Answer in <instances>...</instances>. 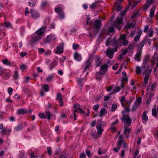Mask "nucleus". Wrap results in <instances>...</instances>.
Instances as JSON below:
<instances>
[{"mask_svg": "<svg viewBox=\"0 0 158 158\" xmlns=\"http://www.w3.org/2000/svg\"><path fill=\"white\" fill-rule=\"evenodd\" d=\"M46 115L47 116V118L49 120L50 118L51 113L49 111H47L45 113Z\"/></svg>", "mask_w": 158, "mask_h": 158, "instance_id": "5fc2aeb1", "label": "nucleus"}, {"mask_svg": "<svg viewBox=\"0 0 158 158\" xmlns=\"http://www.w3.org/2000/svg\"><path fill=\"white\" fill-rule=\"evenodd\" d=\"M64 46L63 43H62L61 44V45L57 47L55 50V53L56 54H61L63 52V47Z\"/></svg>", "mask_w": 158, "mask_h": 158, "instance_id": "6e6552de", "label": "nucleus"}, {"mask_svg": "<svg viewBox=\"0 0 158 158\" xmlns=\"http://www.w3.org/2000/svg\"><path fill=\"white\" fill-rule=\"evenodd\" d=\"M152 114L155 117H157V112L156 109H152Z\"/></svg>", "mask_w": 158, "mask_h": 158, "instance_id": "473e14b6", "label": "nucleus"}, {"mask_svg": "<svg viewBox=\"0 0 158 158\" xmlns=\"http://www.w3.org/2000/svg\"><path fill=\"white\" fill-rule=\"evenodd\" d=\"M47 151L49 155H51L52 154V150L50 147H48L47 148Z\"/></svg>", "mask_w": 158, "mask_h": 158, "instance_id": "c03bdc74", "label": "nucleus"}, {"mask_svg": "<svg viewBox=\"0 0 158 158\" xmlns=\"http://www.w3.org/2000/svg\"><path fill=\"white\" fill-rule=\"evenodd\" d=\"M114 52V49L109 48H107L106 52V54L109 58L112 59L113 57Z\"/></svg>", "mask_w": 158, "mask_h": 158, "instance_id": "1a4fd4ad", "label": "nucleus"}, {"mask_svg": "<svg viewBox=\"0 0 158 158\" xmlns=\"http://www.w3.org/2000/svg\"><path fill=\"white\" fill-rule=\"evenodd\" d=\"M48 3V2L47 1H45L42 3L41 6L43 8L45 6H46Z\"/></svg>", "mask_w": 158, "mask_h": 158, "instance_id": "680f3d73", "label": "nucleus"}, {"mask_svg": "<svg viewBox=\"0 0 158 158\" xmlns=\"http://www.w3.org/2000/svg\"><path fill=\"white\" fill-rule=\"evenodd\" d=\"M86 156L85 155V153L83 152L81 153L80 154V156H79V158H85Z\"/></svg>", "mask_w": 158, "mask_h": 158, "instance_id": "4d7b16f0", "label": "nucleus"}, {"mask_svg": "<svg viewBox=\"0 0 158 158\" xmlns=\"http://www.w3.org/2000/svg\"><path fill=\"white\" fill-rule=\"evenodd\" d=\"M140 105H139L136 102H135L134 105L133 106L131 110L134 111L136 110L137 108L139 107Z\"/></svg>", "mask_w": 158, "mask_h": 158, "instance_id": "5701e85b", "label": "nucleus"}, {"mask_svg": "<svg viewBox=\"0 0 158 158\" xmlns=\"http://www.w3.org/2000/svg\"><path fill=\"white\" fill-rule=\"evenodd\" d=\"M79 47V45L76 44H73V48L74 50L76 49Z\"/></svg>", "mask_w": 158, "mask_h": 158, "instance_id": "13d9d810", "label": "nucleus"}, {"mask_svg": "<svg viewBox=\"0 0 158 158\" xmlns=\"http://www.w3.org/2000/svg\"><path fill=\"white\" fill-rule=\"evenodd\" d=\"M7 131V129L6 128H4L2 130V131H1L2 134L3 135H6V134Z\"/></svg>", "mask_w": 158, "mask_h": 158, "instance_id": "de8ad7c7", "label": "nucleus"}, {"mask_svg": "<svg viewBox=\"0 0 158 158\" xmlns=\"http://www.w3.org/2000/svg\"><path fill=\"white\" fill-rule=\"evenodd\" d=\"M108 68V66L106 64H103L100 68L99 70V73L101 74H104L107 71Z\"/></svg>", "mask_w": 158, "mask_h": 158, "instance_id": "0eeeda50", "label": "nucleus"}, {"mask_svg": "<svg viewBox=\"0 0 158 158\" xmlns=\"http://www.w3.org/2000/svg\"><path fill=\"white\" fill-rule=\"evenodd\" d=\"M121 120L122 122L124 123V125H125L126 126H130L132 122V119L129 115L123 114Z\"/></svg>", "mask_w": 158, "mask_h": 158, "instance_id": "7ed1b4c3", "label": "nucleus"}, {"mask_svg": "<svg viewBox=\"0 0 158 158\" xmlns=\"http://www.w3.org/2000/svg\"><path fill=\"white\" fill-rule=\"evenodd\" d=\"M129 127L124 125V133L127 138H128L129 134L131 133V128H129Z\"/></svg>", "mask_w": 158, "mask_h": 158, "instance_id": "9d476101", "label": "nucleus"}, {"mask_svg": "<svg viewBox=\"0 0 158 158\" xmlns=\"http://www.w3.org/2000/svg\"><path fill=\"white\" fill-rule=\"evenodd\" d=\"M91 135L94 139H96L97 138V135L95 133H92Z\"/></svg>", "mask_w": 158, "mask_h": 158, "instance_id": "052dcab7", "label": "nucleus"}, {"mask_svg": "<svg viewBox=\"0 0 158 158\" xmlns=\"http://www.w3.org/2000/svg\"><path fill=\"white\" fill-rule=\"evenodd\" d=\"M97 128L98 130V134L99 135H101L102 134V132L103 131V129L101 125L98 126Z\"/></svg>", "mask_w": 158, "mask_h": 158, "instance_id": "f3484780", "label": "nucleus"}, {"mask_svg": "<svg viewBox=\"0 0 158 158\" xmlns=\"http://www.w3.org/2000/svg\"><path fill=\"white\" fill-rule=\"evenodd\" d=\"M35 36L33 37L32 40H31V44H33L42 38V36L41 35H40L38 34H36L35 32Z\"/></svg>", "mask_w": 158, "mask_h": 158, "instance_id": "9b49d317", "label": "nucleus"}, {"mask_svg": "<svg viewBox=\"0 0 158 158\" xmlns=\"http://www.w3.org/2000/svg\"><path fill=\"white\" fill-rule=\"evenodd\" d=\"M90 59H91L96 67L101 66L102 64V61L101 60L99 56L90 54L89 55V60Z\"/></svg>", "mask_w": 158, "mask_h": 158, "instance_id": "f03ea898", "label": "nucleus"}, {"mask_svg": "<svg viewBox=\"0 0 158 158\" xmlns=\"http://www.w3.org/2000/svg\"><path fill=\"white\" fill-rule=\"evenodd\" d=\"M128 107H124V108H125V110L122 111V113L123 114H125V112H127L130 111V109Z\"/></svg>", "mask_w": 158, "mask_h": 158, "instance_id": "58836bf2", "label": "nucleus"}, {"mask_svg": "<svg viewBox=\"0 0 158 158\" xmlns=\"http://www.w3.org/2000/svg\"><path fill=\"white\" fill-rule=\"evenodd\" d=\"M135 27V24L133 23L127 24L125 26V28L127 29H130L131 28H134Z\"/></svg>", "mask_w": 158, "mask_h": 158, "instance_id": "6ab92c4d", "label": "nucleus"}, {"mask_svg": "<svg viewBox=\"0 0 158 158\" xmlns=\"http://www.w3.org/2000/svg\"><path fill=\"white\" fill-rule=\"evenodd\" d=\"M127 35L124 34L120 36L119 40L122 43L123 45L124 46H126L129 43V41L126 40Z\"/></svg>", "mask_w": 158, "mask_h": 158, "instance_id": "39448f33", "label": "nucleus"}, {"mask_svg": "<svg viewBox=\"0 0 158 158\" xmlns=\"http://www.w3.org/2000/svg\"><path fill=\"white\" fill-rule=\"evenodd\" d=\"M146 42V40L144 39L139 45L138 49L139 50H141L144 46L145 43Z\"/></svg>", "mask_w": 158, "mask_h": 158, "instance_id": "dca6fc26", "label": "nucleus"}, {"mask_svg": "<svg viewBox=\"0 0 158 158\" xmlns=\"http://www.w3.org/2000/svg\"><path fill=\"white\" fill-rule=\"evenodd\" d=\"M127 11L128 9L126 8L125 9L123 12H121V16L122 17H121L123 18V17L125 15L126 12Z\"/></svg>", "mask_w": 158, "mask_h": 158, "instance_id": "37998d69", "label": "nucleus"}, {"mask_svg": "<svg viewBox=\"0 0 158 158\" xmlns=\"http://www.w3.org/2000/svg\"><path fill=\"white\" fill-rule=\"evenodd\" d=\"M123 19V17L120 18L118 17H117L113 25V27H116L118 29V30H120L121 28L120 27H118L120 24L122 23H123V22L122 21Z\"/></svg>", "mask_w": 158, "mask_h": 158, "instance_id": "20e7f679", "label": "nucleus"}, {"mask_svg": "<svg viewBox=\"0 0 158 158\" xmlns=\"http://www.w3.org/2000/svg\"><path fill=\"white\" fill-rule=\"evenodd\" d=\"M2 62L4 64H6L7 65L10 66L11 65V62L9 61L7 59L3 60Z\"/></svg>", "mask_w": 158, "mask_h": 158, "instance_id": "a878e982", "label": "nucleus"}, {"mask_svg": "<svg viewBox=\"0 0 158 158\" xmlns=\"http://www.w3.org/2000/svg\"><path fill=\"white\" fill-rule=\"evenodd\" d=\"M18 112L19 114H22L26 113L27 110L26 109H19L18 110Z\"/></svg>", "mask_w": 158, "mask_h": 158, "instance_id": "393cba45", "label": "nucleus"}, {"mask_svg": "<svg viewBox=\"0 0 158 158\" xmlns=\"http://www.w3.org/2000/svg\"><path fill=\"white\" fill-rule=\"evenodd\" d=\"M155 86V84L152 83H150L147 88V90L148 91L149 89H150L152 91H153Z\"/></svg>", "mask_w": 158, "mask_h": 158, "instance_id": "aec40b11", "label": "nucleus"}, {"mask_svg": "<svg viewBox=\"0 0 158 158\" xmlns=\"http://www.w3.org/2000/svg\"><path fill=\"white\" fill-rule=\"evenodd\" d=\"M35 3L36 2L34 0H32L31 2L28 3V4L30 6L33 7L35 5Z\"/></svg>", "mask_w": 158, "mask_h": 158, "instance_id": "4c0bfd02", "label": "nucleus"}, {"mask_svg": "<svg viewBox=\"0 0 158 158\" xmlns=\"http://www.w3.org/2000/svg\"><path fill=\"white\" fill-rule=\"evenodd\" d=\"M117 106L116 104H113L112 106L111 110L112 111H114L117 108Z\"/></svg>", "mask_w": 158, "mask_h": 158, "instance_id": "a18cd8bd", "label": "nucleus"}, {"mask_svg": "<svg viewBox=\"0 0 158 158\" xmlns=\"http://www.w3.org/2000/svg\"><path fill=\"white\" fill-rule=\"evenodd\" d=\"M62 99V96L60 93H58L57 94L56 99L57 100Z\"/></svg>", "mask_w": 158, "mask_h": 158, "instance_id": "49530a36", "label": "nucleus"}, {"mask_svg": "<svg viewBox=\"0 0 158 158\" xmlns=\"http://www.w3.org/2000/svg\"><path fill=\"white\" fill-rule=\"evenodd\" d=\"M53 77L52 76H49L48 78H46V81L48 82H49L52 80Z\"/></svg>", "mask_w": 158, "mask_h": 158, "instance_id": "bf43d9fd", "label": "nucleus"}, {"mask_svg": "<svg viewBox=\"0 0 158 158\" xmlns=\"http://www.w3.org/2000/svg\"><path fill=\"white\" fill-rule=\"evenodd\" d=\"M155 8H151L150 10V13L149 15V17L150 18H152L154 15L155 12Z\"/></svg>", "mask_w": 158, "mask_h": 158, "instance_id": "cd10ccee", "label": "nucleus"}, {"mask_svg": "<svg viewBox=\"0 0 158 158\" xmlns=\"http://www.w3.org/2000/svg\"><path fill=\"white\" fill-rule=\"evenodd\" d=\"M139 153V151L136 150L134 154V158H140L141 156L139 155L137 156Z\"/></svg>", "mask_w": 158, "mask_h": 158, "instance_id": "2f4dec72", "label": "nucleus"}, {"mask_svg": "<svg viewBox=\"0 0 158 158\" xmlns=\"http://www.w3.org/2000/svg\"><path fill=\"white\" fill-rule=\"evenodd\" d=\"M42 87L45 92H48L49 90V86L47 84H43Z\"/></svg>", "mask_w": 158, "mask_h": 158, "instance_id": "bb28decb", "label": "nucleus"}, {"mask_svg": "<svg viewBox=\"0 0 158 158\" xmlns=\"http://www.w3.org/2000/svg\"><path fill=\"white\" fill-rule=\"evenodd\" d=\"M102 75V74H101L99 73V71L97 73V74L96 75V79L99 80H101L102 78V77L101 76V75Z\"/></svg>", "mask_w": 158, "mask_h": 158, "instance_id": "a19ab883", "label": "nucleus"}, {"mask_svg": "<svg viewBox=\"0 0 158 158\" xmlns=\"http://www.w3.org/2000/svg\"><path fill=\"white\" fill-rule=\"evenodd\" d=\"M13 77L15 80H17L19 78L18 73L17 71H15Z\"/></svg>", "mask_w": 158, "mask_h": 158, "instance_id": "e433bc0d", "label": "nucleus"}, {"mask_svg": "<svg viewBox=\"0 0 158 158\" xmlns=\"http://www.w3.org/2000/svg\"><path fill=\"white\" fill-rule=\"evenodd\" d=\"M30 79L29 77H25V80L24 81V82L25 83H28L29 82Z\"/></svg>", "mask_w": 158, "mask_h": 158, "instance_id": "0e129e2a", "label": "nucleus"}, {"mask_svg": "<svg viewBox=\"0 0 158 158\" xmlns=\"http://www.w3.org/2000/svg\"><path fill=\"white\" fill-rule=\"evenodd\" d=\"M141 52L142 51H140L139 52H137L135 55L134 58L135 61H140L141 60Z\"/></svg>", "mask_w": 158, "mask_h": 158, "instance_id": "ddd939ff", "label": "nucleus"}, {"mask_svg": "<svg viewBox=\"0 0 158 158\" xmlns=\"http://www.w3.org/2000/svg\"><path fill=\"white\" fill-rule=\"evenodd\" d=\"M85 152H86V155L88 157H91V153H90L91 152L89 150H86Z\"/></svg>", "mask_w": 158, "mask_h": 158, "instance_id": "603ef678", "label": "nucleus"}, {"mask_svg": "<svg viewBox=\"0 0 158 158\" xmlns=\"http://www.w3.org/2000/svg\"><path fill=\"white\" fill-rule=\"evenodd\" d=\"M98 3V2H96L94 3H93L90 6V8L92 9H94L96 8L97 6V4Z\"/></svg>", "mask_w": 158, "mask_h": 158, "instance_id": "c85d7f7f", "label": "nucleus"}, {"mask_svg": "<svg viewBox=\"0 0 158 158\" xmlns=\"http://www.w3.org/2000/svg\"><path fill=\"white\" fill-rule=\"evenodd\" d=\"M148 60V58L145 57L144 59L142 66L140 67L137 66L135 69L136 74H140L142 72L143 75L145 74L143 82V86L145 87L146 86V85L148 83V81L152 71L151 69H148V66L147 65Z\"/></svg>", "mask_w": 158, "mask_h": 158, "instance_id": "f257e3e1", "label": "nucleus"}, {"mask_svg": "<svg viewBox=\"0 0 158 158\" xmlns=\"http://www.w3.org/2000/svg\"><path fill=\"white\" fill-rule=\"evenodd\" d=\"M75 59L78 61H80L81 60V57L80 55L77 52L75 53L74 54Z\"/></svg>", "mask_w": 158, "mask_h": 158, "instance_id": "2eb2a0df", "label": "nucleus"}, {"mask_svg": "<svg viewBox=\"0 0 158 158\" xmlns=\"http://www.w3.org/2000/svg\"><path fill=\"white\" fill-rule=\"evenodd\" d=\"M74 107L75 109H77L78 110L79 109H80L81 107L78 104H77L74 105Z\"/></svg>", "mask_w": 158, "mask_h": 158, "instance_id": "6e6d98bb", "label": "nucleus"}, {"mask_svg": "<svg viewBox=\"0 0 158 158\" xmlns=\"http://www.w3.org/2000/svg\"><path fill=\"white\" fill-rule=\"evenodd\" d=\"M39 115L40 117L41 118H47L46 115L43 113H40Z\"/></svg>", "mask_w": 158, "mask_h": 158, "instance_id": "79ce46f5", "label": "nucleus"}, {"mask_svg": "<svg viewBox=\"0 0 158 158\" xmlns=\"http://www.w3.org/2000/svg\"><path fill=\"white\" fill-rule=\"evenodd\" d=\"M108 30L110 32H112L114 31V29L113 27H110L108 28Z\"/></svg>", "mask_w": 158, "mask_h": 158, "instance_id": "774afa93", "label": "nucleus"}, {"mask_svg": "<svg viewBox=\"0 0 158 158\" xmlns=\"http://www.w3.org/2000/svg\"><path fill=\"white\" fill-rule=\"evenodd\" d=\"M58 15L60 17V18L61 19H63L64 17V12L62 11L58 13Z\"/></svg>", "mask_w": 158, "mask_h": 158, "instance_id": "c9c22d12", "label": "nucleus"}, {"mask_svg": "<svg viewBox=\"0 0 158 158\" xmlns=\"http://www.w3.org/2000/svg\"><path fill=\"white\" fill-rule=\"evenodd\" d=\"M13 91V89L11 88H9L8 89V92L10 95L12 94V92Z\"/></svg>", "mask_w": 158, "mask_h": 158, "instance_id": "864d4df0", "label": "nucleus"}, {"mask_svg": "<svg viewBox=\"0 0 158 158\" xmlns=\"http://www.w3.org/2000/svg\"><path fill=\"white\" fill-rule=\"evenodd\" d=\"M2 75L3 76V78L6 79L9 78V74L8 73H6L4 71L2 74Z\"/></svg>", "mask_w": 158, "mask_h": 158, "instance_id": "72a5a7b5", "label": "nucleus"}, {"mask_svg": "<svg viewBox=\"0 0 158 158\" xmlns=\"http://www.w3.org/2000/svg\"><path fill=\"white\" fill-rule=\"evenodd\" d=\"M140 36L141 34L140 33H139L138 35L136 36L135 37L134 39V40L135 41H138L139 40Z\"/></svg>", "mask_w": 158, "mask_h": 158, "instance_id": "8fccbe9b", "label": "nucleus"}, {"mask_svg": "<svg viewBox=\"0 0 158 158\" xmlns=\"http://www.w3.org/2000/svg\"><path fill=\"white\" fill-rule=\"evenodd\" d=\"M142 118L143 120H145L146 121L148 120V117L147 115H146V111H145L143 113V115H142Z\"/></svg>", "mask_w": 158, "mask_h": 158, "instance_id": "4be33fe9", "label": "nucleus"}, {"mask_svg": "<svg viewBox=\"0 0 158 158\" xmlns=\"http://www.w3.org/2000/svg\"><path fill=\"white\" fill-rule=\"evenodd\" d=\"M141 1V0H138V1H135V3H134L132 6V7H134L137 4L140 2Z\"/></svg>", "mask_w": 158, "mask_h": 158, "instance_id": "e2e57ef3", "label": "nucleus"}, {"mask_svg": "<svg viewBox=\"0 0 158 158\" xmlns=\"http://www.w3.org/2000/svg\"><path fill=\"white\" fill-rule=\"evenodd\" d=\"M107 113L106 110L104 108H102L100 111V116H102L104 114H106Z\"/></svg>", "mask_w": 158, "mask_h": 158, "instance_id": "a211bd4d", "label": "nucleus"}, {"mask_svg": "<svg viewBox=\"0 0 158 158\" xmlns=\"http://www.w3.org/2000/svg\"><path fill=\"white\" fill-rule=\"evenodd\" d=\"M4 24L6 27H11V25L9 22H6L4 23Z\"/></svg>", "mask_w": 158, "mask_h": 158, "instance_id": "338daca9", "label": "nucleus"}, {"mask_svg": "<svg viewBox=\"0 0 158 158\" xmlns=\"http://www.w3.org/2000/svg\"><path fill=\"white\" fill-rule=\"evenodd\" d=\"M57 64V62L56 61H54L51 63L50 67L51 70Z\"/></svg>", "mask_w": 158, "mask_h": 158, "instance_id": "412c9836", "label": "nucleus"}, {"mask_svg": "<svg viewBox=\"0 0 158 158\" xmlns=\"http://www.w3.org/2000/svg\"><path fill=\"white\" fill-rule=\"evenodd\" d=\"M99 105L98 104H97L96 105L94 106L93 107V109L95 111H97L98 108H99Z\"/></svg>", "mask_w": 158, "mask_h": 158, "instance_id": "09e8293b", "label": "nucleus"}, {"mask_svg": "<svg viewBox=\"0 0 158 158\" xmlns=\"http://www.w3.org/2000/svg\"><path fill=\"white\" fill-rule=\"evenodd\" d=\"M52 36L51 35L48 36L45 40V42L47 43L50 42L52 39Z\"/></svg>", "mask_w": 158, "mask_h": 158, "instance_id": "c756f323", "label": "nucleus"}, {"mask_svg": "<svg viewBox=\"0 0 158 158\" xmlns=\"http://www.w3.org/2000/svg\"><path fill=\"white\" fill-rule=\"evenodd\" d=\"M135 102H136L139 105L140 104L141 102V99L140 98H138L136 101Z\"/></svg>", "mask_w": 158, "mask_h": 158, "instance_id": "69168bd1", "label": "nucleus"}, {"mask_svg": "<svg viewBox=\"0 0 158 158\" xmlns=\"http://www.w3.org/2000/svg\"><path fill=\"white\" fill-rule=\"evenodd\" d=\"M45 31V28L44 27H42L41 28L38 30L36 32V34H38L41 35L42 36L43 35Z\"/></svg>", "mask_w": 158, "mask_h": 158, "instance_id": "4468645a", "label": "nucleus"}, {"mask_svg": "<svg viewBox=\"0 0 158 158\" xmlns=\"http://www.w3.org/2000/svg\"><path fill=\"white\" fill-rule=\"evenodd\" d=\"M62 8L60 7H56L55 8V10L56 12L59 13L61 12H62Z\"/></svg>", "mask_w": 158, "mask_h": 158, "instance_id": "f704fd0d", "label": "nucleus"}, {"mask_svg": "<svg viewBox=\"0 0 158 158\" xmlns=\"http://www.w3.org/2000/svg\"><path fill=\"white\" fill-rule=\"evenodd\" d=\"M92 62V61L91 59H90L89 60V59H88L87 62L85 63V67L88 68L91 64V63Z\"/></svg>", "mask_w": 158, "mask_h": 158, "instance_id": "7c9ffc66", "label": "nucleus"}, {"mask_svg": "<svg viewBox=\"0 0 158 158\" xmlns=\"http://www.w3.org/2000/svg\"><path fill=\"white\" fill-rule=\"evenodd\" d=\"M22 125L21 124H18L15 128V131H18L22 129Z\"/></svg>", "mask_w": 158, "mask_h": 158, "instance_id": "b1692460", "label": "nucleus"}, {"mask_svg": "<svg viewBox=\"0 0 158 158\" xmlns=\"http://www.w3.org/2000/svg\"><path fill=\"white\" fill-rule=\"evenodd\" d=\"M30 12L32 18L36 19L39 17V14L35 10L31 9L30 10Z\"/></svg>", "mask_w": 158, "mask_h": 158, "instance_id": "f8f14e48", "label": "nucleus"}, {"mask_svg": "<svg viewBox=\"0 0 158 158\" xmlns=\"http://www.w3.org/2000/svg\"><path fill=\"white\" fill-rule=\"evenodd\" d=\"M150 6V5L148 4V3H147L146 4H145L143 6V8L145 10H147L148 9V8Z\"/></svg>", "mask_w": 158, "mask_h": 158, "instance_id": "3c124183", "label": "nucleus"}, {"mask_svg": "<svg viewBox=\"0 0 158 158\" xmlns=\"http://www.w3.org/2000/svg\"><path fill=\"white\" fill-rule=\"evenodd\" d=\"M92 24L93 27L97 29H99L101 26V21L98 19L94 21Z\"/></svg>", "mask_w": 158, "mask_h": 158, "instance_id": "423d86ee", "label": "nucleus"}, {"mask_svg": "<svg viewBox=\"0 0 158 158\" xmlns=\"http://www.w3.org/2000/svg\"><path fill=\"white\" fill-rule=\"evenodd\" d=\"M121 89V88L119 87L116 86L114 89V93L113 94H114L115 93L118 92H119Z\"/></svg>", "mask_w": 158, "mask_h": 158, "instance_id": "ea45409f", "label": "nucleus"}]
</instances>
